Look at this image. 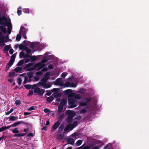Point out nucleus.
<instances>
[{"label": "nucleus", "mask_w": 149, "mask_h": 149, "mask_svg": "<svg viewBox=\"0 0 149 149\" xmlns=\"http://www.w3.org/2000/svg\"><path fill=\"white\" fill-rule=\"evenodd\" d=\"M47 61V59H44L41 60L40 63H42L44 64Z\"/></svg>", "instance_id": "6e6d98bb"}, {"label": "nucleus", "mask_w": 149, "mask_h": 149, "mask_svg": "<svg viewBox=\"0 0 149 149\" xmlns=\"http://www.w3.org/2000/svg\"><path fill=\"white\" fill-rule=\"evenodd\" d=\"M14 61H13V60L10 59L9 62L7 64V65L9 66H11L13 64Z\"/></svg>", "instance_id": "a878e982"}, {"label": "nucleus", "mask_w": 149, "mask_h": 149, "mask_svg": "<svg viewBox=\"0 0 149 149\" xmlns=\"http://www.w3.org/2000/svg\"><path fill=\"white\" fill-rule=\"evenodd\" d=\"M37 64L38 66V68L37 69V70L38 71L40 70L45 66V64H42L40 62L38 63H37Z\"/></svg>", "instance_id": "9b49d317"}, {"label": "nucleus", "mask_w": 149, "mask_h": 149, "mask_svg": "<svg viewBox=\"0 0 149 149\" xmlns=\"http://www.w3.org/2000/svg\"><path fill=\"white\" fill-rule=\"evenodd\" d=\"M15 74V73L14 72H9V76L10 77H13Z\"/></svg>", "instance_id": "4c0bfd02"}, {"label": "nucleus", "mask_w": 149, "mask_h": 149, "mask_svg": "<svg viewBox=\"0 0 149 149\" xmlns=\"http://www.w3.org/2000/svg\"><path fill=\"white\" fill-rule=\"evenodd\" d=\"M28 77L27 76H26L24 77V84H26L28 82Z\"/></svg>", "instance_id": "09e8293b"}, {"label": "nucleus", "mask_w": 149, "mask_h": 149, "mask_svg": "<svg viewBox=\"0 0 149 149\" xmlns=\"http://www.w3.org/2000/svg\"><path fill=\"white\" fill-rule=\"evenodd\" d=\"M12 132L13 133L15 134L18 133L19 132V131L18 130L17 128H15L13 130H12Z\"/></svg>", "instance_id": "473e14b6"}, {"label": "nucleus", "mask_w": 149, "mask_h": 149, "mask_svg": "<svg viewBox=\"0 0 149 149\" xmlns=\"http://www.w3.org/2000/svg\"><path fill=\"white\" fill-rule=\"evenodd\" d=\"M33 63H29L27 64L23 68V70H25L27 68L31 67L33 65Z\"/></svg>", "instance_id": "412c9836"}, {"label": "nucleus", "mask_w": 149, "mask_h": 149, "mask_svg": "<svg viewBox=\"0 0 149 149\" xmlns=\"http://www.w3.org/2000/svg\"><path fill=\"white\" fill-rule=\"evenodd\" d=\"M22 80L21 78H18L17 79V83L19 85L21 84L22 83Z\"/></svg>", "instance_id": "3c124183"}, {"label": "nucleus", "mask_w": 149, "mask_h": 149, "mask_svg": "<svg viewBox=\"0 0 149 149\" xmlns=\"http://www.w3.org/2000/svg\"><path fill=\"white\" fill-rule=\"evenodd\" d=\"M33 73L31 71L28 72L27 73L28 77L29 79H31L33 77Z\"/></svg>", "instance_id": "dca6fc26"}, {"label": "nucleus", "mask_w": 149, "mask_h": 149, "mask_svg": "<svg viewBox=\"0 0 149 149\" xmlns=\"http://www.w3.org/2000/svg\"><path fill=\"white\" fill-rule=\"evenodd\" d=\"M87 148H86V147H84L83 146H82L79 147H78L77 148H76V149H87Z\"/></svg>", "instance_id": "680f3d73"}, {"label": "nucleus", "mask_w": 149, "mask_h": 149, "mask_svg": "<svg viewBox=\"0 0 149 149\" xmlns=\"http://www.w3.org/2000/svg\"><path fill=\"white\" fill-rule=\"evenodd\" d=\"M40 81L41 82L38 83V84L42 86L43 85H44V84L47 83V79L43 77L41 79Z\"/></svg>", "instance_id": "6e6552de"}, {"label": "nucleus", "mask_w": 149, "mask_h": 149, "mask_svg": "<svg viewBox=\"0 0 149 149\" xmlns=\"http://www.w3.org/2000/svg\"><path fill=\"white\" fill-rule=\"evenodd\" d=\"M10 45H6L5 46L4 48H3V52L5 53L4 51L5 52H8V50L10 49Z\"/></svg>", "instance_id": "a211bd4d"}, {"label": "nucleus", "mask_w": 149, "mask_h": 149, "mask_svg": "<svg viewBox=\"0 0 149 149\" xmlns=\"http://www.w3.org/2000/svg\"><path fill=\"white\" fill-rule=\"evenodd\" d=\"M43 111L45 113H47L50 111V110L49 109L45 108L43 110Z\"/></svg>", "instance_id": "e2e57ef3"}, {"label": "nucleus", "mask_w": 149, "mask_h": 149, "mask_svg": "<svg viewBox=\"0 0 149 149\" xmlns=\"http://www.w3.org/2000/svg\"><path fill=\"white\" fill-rule=\"evenodd\" d=\"M9 121H15L16 120V119H15V117L13 116H11L9 117Z\"/></svg>", "instance_id": "c9c22d12"}, {"label": "nucleus", "mask_w": 149, "mask_h": 149, "mask_svg": "<svg viewBox=\"0 0 149 149\" xmlns=\"http://www.w3.org/2000/svg\"><path fill=\"white\" fill-rule=\"evenodd\" d=\"M38 86L36 84H34L33 86L32 85L31 88L33 89H35L36 88H38Z\"/></svg>", "instance_id": "603ef678"}, {"label": "nucleus", "mask_w": 149, "mask_h": 149, "mask_svg": "<svg viewBox=\"0 0 149 149\" xmlns=\"http://www.w3.org/2000/svg\"><path fill=\"white\" fill-rule=\"evenodd\" d=\"M5 26H0V30H1V31H0V37L2 36V33L1 31L5 33H6L7 32Z\"/></svg>", "instance_id": "423d86ee"}, {"label": "nucleus", "mask_w": 149, "mask_h": 149, "mask_svg": "<svg viewBox=\"0 0 149 149\" xmlns=\"http://www.w3.org/2000/svg\"><path fill=\"white\" fill-rule=\"evenodd\" d=\"M7 42V40H5V36H2L0 37V45L3 46L5 45L4 42Z\"/></svg>", "instance_id": "39448f33"}, {"label": "nucleus", "mask_w": 149, "mask_h": 149, "mask_svg": "<svg viewBox=\"0 0 149 149\" xmlns=\"http://www.w3.org/2000/svg\"><path fill=\"white\" fill-rule=\"evenodd\" d=\"M67 103V100L65 99H62L60 101L59 105L64 107Z\"/></svg>", "instance_id": "9d476101"}, {"label": "nucleus", "mask_w": 149, "mask_h": 149, "mask_svg": "<svg viewBox=\"0 0 149 149\" xmlns=\"http://www.w3.org/2000/svg\"><path fill=\"white\" fill-rule=\"evenodd\" d=\"M19 34H17L16 36V40L18 41H20L21 38V35Z\"/></svg>", "instance_id": "58836bf2"}, {"label": "nucleus", "mask_w": 149, "mask_h": 149, "mask_svg": "<svg viewBox=\"0 0 149 149\" xmlns=\"http://www.w3.org/2000/svg\"><path fill=\"white\" fill-rule=\"evenodd\" d=\"M78 136V134L77 132H74L72 135V136L73 138H74Z\"/></svg>", "instance_id": "864d4df0"}, {"label": "nucleus", "mask_w": 149, "mask_h": 149, "mask_svg": "<svg viewBox=\"0 0 149 149\" xmlns=\"http://www.w3.org/2000/svg\"><path fill=\"white\" fill-rule=\"evenodd\" d=\"M60 125V123L58 121L55 122L52 127V128L54 130H56Z\"/></svg>", "instance_id": "1a4fd4ad"}, {"label": "nucleus", "mask_w": 149, "mask_h": 149, "mask_svg": "<svg viewBox=\"0 0 149 149\" xmlns=\"http://www.w3.org/2000/svg\"><path fill=\"white\" fill-rule=\"evenodd\" d=\"M24 60H21L19 62L17 63V65L18 66H21L24 64Z\"/></svg>", "instance_id": "cd10ccee"}, {"label": "nucleus", "mask_w": 149, "mask_h": 149, "mask_svg": "<svg viewBox=\"0 0 149 149\" xmlns=\"http://www.w3.org/2000/svg\"><path fill=\"white\" fill-rule=\"evenodd\" d=\"M55 84V85H60L61 86H63V84L61 83L60 79H57L56 81Z\"/></svg>", "instance_id": "4468645a"}, {"label": "nucleus", "mask_w": 149, "mask_h": 149, "mask_svg": "<svg viewBox=\"0 0 149 149\" xmlns=\"http://www.w3.org/2000/svg\"><path fill=\"white\" fill-rule=\"evenodd\" d=\"M20 101L19 100H17L15 101V104L17 105H18L20 104Z\"/></svg>", "instance_id": "69168bd1"}, {"label": "nucleus", "mask_w": 149, "mask_h": 149, "mask_svg": "<svg viewBox=\"0 0 149 149\" xmlns=\"http://www.w3.org/2000/svg\"><path fill=\"white\" fill-rule=\"evenodd\" d=\"M34 134L32 133H29L27 135L28 137H33L34 136Z\"/></svg>", "instance_id": "4d7b16f0"}, {"label": "nucleus", "mask_w": 149, "mask_h": 149, "mask_svg": "<svg viewBox=\"0 0 149 149\" xmlns=\"http://www.w3.org/2000/svg\"><path fill=\"white\" fill-rule=\"evenodd\" d=\"M38 64H37V63H36L33 66V70H34L35 69H36L37 68H38Z\"/></svg>", "instance_id": "13d9d810"}, {"label": "nucleus", "mask_w": 149, "mask_h": 149, "mask_svg": "<svg viewBox=\"0 0 149 149\" xmlns=\"http://www.w3.org/2000/svg\"><path fill=\"white\" fill-rule=\"evenodd\" d=\"M50 74V72H48L45 75V77H44V78H45L47 79V80L48 81V79H49V75Z\"/></svg>", "instance_id": "2f4dec72"}, {"label": "nucleus", "mask_w": 149, "mask_h": 149, "mask_svg": "<svg viewBox=\"0 0 149 149\" xmlns=\"http://www.w3.org/2000/svg\"><path fill=\"white\" fill-rule=\"evenodd\" d=\"M69 105L68 106V108H73L77 106V105L74 104H69Z\"/></svg>", "instance_id": "e433bc0d"}, {"label": "nucleus", "mask_w": 149, "mask_h": 149, "mask_svg": "<svg viewBox=\"0 0 149 149\" xmlns=\"http://www.w3.org/2000/svg\"><path fill=\"white\" fill-rule=\"evenodd\" d=\"M24 50H25L27 54H30L31 53V50L29 49L28 47H25Z\"/></svg>", "instance_id": "c85d7f7f"}, {"label": "nucleus", "mask_w": 149, "mask_h": 149, "mask_svg": "<svg viewBox=\"0 0 149 149\" xmlns=\"http://www.w3.org/2000/svg\"><path fill=\"white\" fill-rule=\"evenodd\" d=\"M37 58L36 56H30V59L31 61L33 62L37 60Z\"/></svg>", "instance_id": "4be33fe9"}, {"label": "nucleus", "mask_w": 149, "mask_h": 149, "mask_svg": "<svg viewBox=\"0 0 149 149\" xmlns=\"http://www.w3.org/2000/svg\"><path fill=\"white\" fill-rule=\"evenodd\" d=\"M35 108L34 106H31L28 109V110L29 111H31L32 110H33Z\"/></svg>", "instance_id": "338daca9"}, {"label": "nucleus", "mask_w": 149, "mask_h": 149, "mask_svg": "<svg viewBox=\"0 0 149 149\" xmlns=\"http://www.w3.org/2000/svg\"><path fill=\"white\" fill-rule=\"evenodd\" d=\"M64 84V87H68L70 86L71 85V83L69 81H67L65 82Z\"/></svg>", "instance_id": "c756f323"}, {"label": "nucleus", "mask_w": 149, "mask_h": 149, "mask_svg": "<svg viewBox=\"0 0 149 149\" xmlns=\"http://www.w3.org/2000/svg\"><path fill=\"white\" fill-rule=\"evenodd\" d=\"M19 124H20V123L19 122V121H18V122H16L15 123H14L13 124H12L11 125H12V127H15L17 126V125H19Z\"/></svg>", "instance_id": "79ce46f5"}, {"label": "nucleus", "mask_w": 149, "mask_h": 149, "mask_svg": "<svg viewBox=\"0 0 149 149\" xmlns=\"http://www.w3.org/2000/svg\"><path fill=\"white\" fill-rule=\"evenodd\" d=\"M36 44L35 43H32L31 44L30 47L32 49H33L36 46Z\"/></svg>", "instance_id": "5fc2aeb1"}, {"label": "nucleus", "mask_w": 149, "mask_h": 149, "mask_svg": "<svg viewBox=\"0 0 149 149\" xmlns=\"http://www.w3.org/2000/svg\"><path fill=\"white\" fill-rule=\"evenodd\" d=\"M84 100L85 102L87 103L90 102L91 101V99L89 98H86L84 99Z\"/></svg>", "instance_id": "a19ab883"}, {"label": "nucleus", "mask_w": 149, "mask_h": 149, "mask_svg": "<svg viewBox=\"0 0 149 149\" xmlns=\"http://www.w3.org/2000/svg\"><path fill=\"white\" fill-rule=\"evenodd\" d=\"M32 67H28L26 69V71H31L33 70Z\"/></svg>", "instance_id": "052dcab7"}, {"label": "nucleus", "mask_w": 149, "mask_h": 149, "mask_svg": "<svg viewBox=\"0 0 149 149\" xmlns=\"http://www.w3.org/2000/svg\"><path fill=\"white\" fill-rule=\"evenodd\" d=\"M87 107H86V108L80 111V113H86V108Z\"/></svg>", "instance_id": "c03bdc74"}, {"label": "nucleus", "mask_w": 149, "mask_h": 149, "mask_svg": "<svg viewBox=\"0 0 149 149\" xmlns=\"http://www.w3.org/2000/svg\"><path fill=\"white\" fill-rule=\"evenodd\" d=\"M72 125L73 127H74V128L77 126L78 125V122L76 121H74L73 122L72 124Z\"/></svg>", "instance_id": "ea45409f"}, {"label": "nucleus", "mask_w": 149, "mask_h": 149, "mask_svg": "<svg viewBox=\"0 0 149 149\" xmlns=\"http://www.w3.org/2000/svg\"><path fill=\"white\" fill-rule=\"evenodd\" d=\"M74 128V127H73L71 123H70L67 125L65 127L64 130V133H66L69 130H72Z\"/></svg>", "instance_id": "20e7f679"}, {"label": "nucleus", "mask_w": 149, "mask_h": 149, "mask_svg": "<svg viewBox=\"0 0 149 149\" xmlns=\"http://www.w3.org/2000/svg\"><path fill=\"white\" fill-rule=\"evenodd\" d=\"M26 133H19L14 135L13 136L14 137H22L25 135Z\"/></svg>", "instance_id": "f3484780"}, {"label": "nucleus", "mask_w": 149, "mask_h": 149, "mask_svg": "<svg viewBox=\"0 0 149 149\" xmlns=\"http://www.w3.org/2000/svg\"><path fill=\"white\" fill-rule=\"evenodd\" d=\"M54 98L53 96H50L46 98V100L48 103H50L54 100Z\"/></svg>", "instance_id": "ddd939ff"}, {"label": "nucleus", "mask_w": 149, "mask_h": 149, "mask_svg": "<svg viewBox=\"0 0 149 149\" xmlns=\"http://www.w3.org/2000/svg\"><path fill=\"white\" fill-rule=\"evenodd\" d=\"M79 105L80 106H87V104L85 102H81L80 103Z\"/></svg>", "instance_id": "a18cd8bd"}, {"label": "nucleus", "mask_w": 149, "mask_h": 149, "mask_svg": "<svg viewBox=\"0 0 149 149\" xmlns=\"http://www.w3.org/2000/svg\"><path fill=\"white\" fill-rule=\"evenodd\" d=\"M63 108V107L60 105L58 106V112L59 113H61L62 112Z\"/></svg>", "instance_id": "393cba45"}, {"label": "nucleus", "mask_w": 149, "mask_h": 149, "mask_svg": "<svg viewBox=\"0 0 149 149\" xmlns=\"http://www.w3.org/2000/svg\"><path fill=\"white\" fill-rule=\"evenodd\" d=\"M19 33H22L23 37L24 38H25L26 39H27V37L26 35V33L24 31L22 30V29H20L19 31Z\"/></svg>", "instance_id": "2eb2a0df"}, {"label": "nucleus", "mask_w": 149, "mask_h": 149, "mask_svg": "<svg viewBox=\"0 0 149 149\" xmlns=\"http://www.w3.org/2000/svg\"><path fill=\"white\" fill-rule=\"evenodd\" d=\"M24 87L27 89H29L31 88L32 85L30 84H26L24 86Z\"/></svg>", "instance_id": "72a5a7b5"}, {"label": "nucleus", "mask_w": 149, "mask_h": 149, "mask_svg": "<svg viewBox=\"0 0 149 149\" xmlns=\"http://www.w3.org/2000/svg\"><path fill=\"white\" fill-rule=\"evenodd\" d=\"M13 111V109H11L10 110L6 112V115H9L10 113H12Z\"/></svg>", "instance_id": "de8ad7c7"}, {"label": "nucleus", "mask_w": 149, "mask_h": 149, "mask_svg": "<svg viewBox=\"0 0 149 149\" xmlns=\"http://www.w3.org/2000/svg\"><path fill=\"white\" fill-rule=\"evenodd\" d=\"M64 127V125L62 124H61L58 128L59 131H62Z\"/></svg>", "instance_id": "f704fd0d"}, {"label": "nucleus", "mask_w": 149, "mask_h": 149, "mask_svg": "<svg viewBox=\"0 0 149 149\" xmlns=\"http://www.w3.org/2000/svg\"><path fill=\"white\" fill-rule=\"evenodd\" d=\"M38 64H37V63H36L33 66V70H34L35 69H36L37 68H38Z\"/></svg>", "instance_id": "bf43d9fd"}, {"label": "nucleus", "mask_w": 149, "mask_h": 149, "mask_svg": "<svg viewBox=\"0 0 149 149\" xmlns=\"http://www.w3.org/2000/svg\"><path fill=\"white\" fill-rule=\"evenodd\" d=\"M48 70V68L47 67H45L41 70V71L43 72L47 71Z\"/></svg>", "instance_id": "0e129e2a"}, {"label": "nucleus", "mask_w": 149, "mask_h": 149, "mask_svg": "<svg viewBox=\"0 0 149 149\" xmlns=\"http://www.w3.org/2000/svg\"><path fill=\"white\" fill-rule=\"evenodd\" d=\"M23 11L25 13H28L29 12V8H24L23 10Z\"/></svg>", "instance_id": "37998d69"}, {"label": "nucleus", "mask_w": 149, "mask_h": 149, "mask_svg": "<svg viewBox=\"0 0 149 149\" xmlns=\"http://www.w3.org/2000/svg\"><path fill=\"white\" fill-rule=\"evenodd\" d=\"M64 137V135L63 134H60L57 136V139L58 140H62Z\"/></svg>", "instance_id": "b1692460"}, {"label": "nucleus", "mask_w": 149, "mask_h": 149, "mask_svg": "<svg viewBox=\"0 0 149 149\" xmlns=\"http://www.w3.org/2000/svg\"><path fill=\"white\" fill-rule=\"evenodd\" d=\"M67 143L68 144L73 145L74 143V139L71 138L68 139L67 141Z\"/></svg>", "instance_id": "f8f14e48"}, {"label": "nucleus", "mask_w": 149, "mask_h": 149, "mask_svg": "<svg viewBox=\"0 0 149 149\" xmlns=\"http://www.w3.org/2000/svg\"><path fill=\"white\" fill-rule=\"evenodd\" d=\"M68 73H67L65 72H63L61 75V77H65L67 74Z\"/></svg>", "instance_id": "774afa93"}, {"label": "nucleus", "mask_w": 149, "mask_h": 149, "mask_svg": "<svg viewBox=\"0 0 149 149\" xmlns=\"http://www.w3.org/2000/svg\"><path fill=\"white\" fill-rule=\"evenodd\" d=\"M26 47L24 46L23 44H20L19 47V48L20 49H24V50L25 47Z\"/></svg>", "instance_id": "7c9ffc66"}, {"label": "nucleus", "mask_w": 149, "mask_h": 149, "mask_svg": "<svg viewBox=\"0 0 149 149\" xmlns=\"http://www.w3.org/2000/svg\"><path fill=\"white\" fill-rule=\"evenodd\" d=\"M23 68L21 67H17L14 69V71L15 72H17L23 70Z\"/></svg>", "instance_id": "6ab92c4d"}, {"label": "nucleus", "mask_w": 149, "mask_h": 149, "mask_svg": "<svg viewBox=\"0 0 149 149\" xmlns=\"http://www.w3.org/2000/svg\"><path fill=\"white\" fill-rule=\"evenodd\" d=\"M77 101V100L74 97L70 98L68 99V102L69 104H74Z\"/></svg>", "instance_id": "0eeeda50"}, {"label": "nucleus", "mask_w": 149, "mask_h": 149, "mask_svg": "<svg viewBox=\"0 0 149 149\" xmlns=\"http://www.w3.org/2000/svg\"><path fill=\"white\" fill-rule=\"evenodd\" d=\"M64 93L65 95H67L68 97H72L74 95L71 89L66 90L64 91Z\"/></svg>", "instance_id": "f03ea898"}, {"label": "nucleus", "mask_w": 149, "mask_h": 149, "mask_svg": "<svg viewBox=\"0 0 149 149\" xmlns=\"http://www.w3.org/2000/svg\"><path fill=\"white\" fill-rule=\"evenodd\" d=\"M74 98H75L76 100V99L79 100L81 99V96L80 94H77L75 95Z\"/></svg>", "instance_id": "49530a36"}, {"label": "nucleus", "mask_w": 149, "mask_h": 149, "mask_svg": "<svg viewBox=\"0 0 149 149\" xmlns=\"http://www.w3.org/2000/svg\"><path fill=\"white\" fill-rule=\"evenodd\" d=\"M51 85L49 83H45V84L43 85L42 86L45 88H49L51 87Z\"/></svg>", "instance_id": "aec40b11"}, {"label": "nucleus", "mask_w": 149, "mask_h": 149, "mask_svg": "<svg viewBox=\"0 0 149 149\" xmlns=\"http://www.w3.org/2000/svg\"><path fill=\"white\" fill-rule=\"evenodd\" d=\"M82 143V140H79L76 143L75 145L76 146H78L81 145Z\"/></svg>", "instance_id": "bb28decb"}, {"label": "nucleus", "mask_w": 149, "mask_h": 149, "mask_svg": "<svg viewBox=\"0 0 149 149\" xmlns=\"http://www.w3.org/2000/svg\"><path fill=\"white\" fill-rule=\"evenodd\" d=\"M61 94L60 93H55L54 94V97L55 98H60Z\"/></svg>", "instance_id": "5701e85b"}, {"label": "nucleus", "mask_w": 149, "mask_h": 149, "mask_svg": "<svg viewBox=\"0 0 149 149\" xmlns=\"http://www.w3.org/2000/svg\"><path fill=\"white\" fill-rule=\"evenodd\" d=\"M45 91V90L44 89H41L39 88H36L34 90V92L36 93H38V94L42 95Z\"/></svg>", "instance_id": "7ed1b4c3"}, {"label": "nucleus", "mask_w": 149, "mask_h": 149, "mask_svg": "<svg viewBox=\"0 0 149 149\" xmlns=\"http://www.w3.org/2000/svg\"><path fill=\"white\" fill-rule=\"evenodd\" d=\"M42 74L43 72H42L41 70V71H38L36 73V75L38 76L41 75Z\"/></svg>", "instance_id": "8fccbe9b"}, {"label": "nucleus", "mask_w": 149, "mask_h": 149, "mask_svg": "<svg viewBox=\"0 0 149 149\" xmlns=\"http://www.w3.org/2000/svg\"><path fill=\"white\" fill-rule=\"evenodd\" d=\"M66 113L68 115L66 120V122L68 123L71 122L73 120V118L74 116V111L68 110L66 111Z\"/></svg>", "instance_id": "f257e3e1"}]
</instances>
